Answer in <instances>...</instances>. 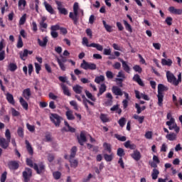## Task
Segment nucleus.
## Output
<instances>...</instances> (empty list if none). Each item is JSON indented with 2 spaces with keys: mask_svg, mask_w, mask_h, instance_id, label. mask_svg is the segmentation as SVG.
Wrapping results in <instances>:
<instances>
[{
  "mask_svg": "<svg viewBox=\"0 0 182 182\" xmlns=\"http://www.w3.org/2000/svg\"><path fill=\"white\" fill-rule=\"evenodd\" d=\"M26 163L28 167L33 168L35 171H36L37 174H42L43 170H45V165L43 164V162H40L38 164H33V161H32V159L27 158L26 159Z\"/></svg>",
  "mask_w": 182,
  "mask_h": 182,
  "instance_id": "nucleus-1",
  "label": "nucleus"
},
{
  "mask_svg": "<svg viewBox=\"0 0 182 182\" xmlns=\"http://www.w3.org/2000/svg\"><path fill=\"white\" fill-rule=\"evenodd\" d=\"M166 79L168 83H172L174 86H178L179 83H181V73L178 75V79L170 71H166Z\"/></svg>",
  "mask_w": 182,
  "mask_h": 182,
  "instance_id": "nucleus-2",
  "label": "nucleus"
},
{
  "mask_svg": "<svg viewBox=\"0 0 182 182\" xmlns=\"http://www.w3.org/2000/svg\"><path fill=\"white\" fill-rule=\"evenodd\" d=\"M168 90V87H166L163 84H159L158 85V106H163V100L164 99V94H163V92H167Z\"/></svg>",
  "mask_w": 182,
  "mask_h": 182,
  "instance_id": "nucleus-3",
  "label": "nucleus"
},
{
  "mask_svg": "<svg viewBox=\"0 0 182 182\" xmlns=\"http://www.w3.org/2000/svg\"><path fill=\"white\" fill-rule=\"evenodd\" d=\"M82 44H85L87 48H96L97 50H100V52H102V50H103V46L95 43H92L89 44V40H87V38L86 37H84L82 38Z\"/></svg>",
  "mask_w": 182,
  "mask_h": 182,
  "instance_id": "nucleus-4",
  "label": "nucleus"
},
{
  "mask_svg": "<svg viewBox=\"0 0 182 182\" xmlns=\"http://www.w3.org/2000/svg\"><path fill=\"white\" fill-rule=\"evenodd\" d=\"M80 68L84 69V70H96L97 65L93 63H89L83 60L82 63L80 64Z\"/></svg>",
  "mask_w": 182,
  "mask_h": 182,
  "instance_id": "nucleus-5",
  "label": "nucleus"
},
{
  "mask_svg": "<svg viewBox=\"0 0 182 182\" xmlns=\"http://www.w3.org/2000/svg\"><path fill=\"white\" fill-rule=\"evenodd\" d=\"M166 126H168L169 130H174V132L178 134L180 132V127L177 126L176 123V119L171 118V120L166 122Z\"/></svg>",
  "mask_w": 182,
  "mask_h": 182,
  "instance_id": "nucleus-6",
  "label": "nucleus"
},
{
  "mask_svg": "<svg viewBox=\"0 0 182 182\" xmlns=\"http://www.w3.org/2000/svg\"><path fill=\"white\" fill-rule=\"evenodd\" d=\"M50 119L51 122L55 124V126H56V127H59V126H60L62 117L59 116V114H51L50 116Z\"/></svg>",
  "mask_w": 182,
  "mask_h": 182,
  "instance_id": "nucleus-7",
  "label": "nucleus"
},
{
  "mask_svg": "<svg viewBox=\"0 0 182 182\" xmlns=\"http://www.w3.org/2000/svg\"><path fill=\"white\" fill-rule=\"evenodd\" d=\"M23 178L24 182L31 181V178H32V169L26 168L25 171H23Z\"/></svg>",
  "mask_w": 182,
  "mask_h": 182,
  "instance_id": "nucleus-8",
  "label": "nucleus"
},
{
  "mask_svg": "<svg viewBox=\"0 0 182 182\" xmlns=\"http://www.w3.org/2000/svg\"><path fill=\"white\" fill-rule=\"evenodd\" d=\"M73 12H70L69 18L73 21L74 25H77V22L79 21V18L77 17L79 11L78 10H73Z\"/></svg>",
  "mask_w": 182,
  "mask_h": 182,
  "instance_id": "nucleus-9",
  "label": "nucleus"
},
{
  "mask_svg": "<svg viewBox=\"0 0 182 182\" xmlns=\"http://www.w3.org/2000/svg\"><path fill=\"white\" fill-rule=\"evenodd\" d=\"M8 167L9 170H13L14 171L19 168V161H10L8 162Z\"/></svg>",
  "mask_w": 182,
  "mask_h": 182,
  "instance_id": "nucleus-10",
  "label": "nucleus"
},
{
  "mask_svg": "<svg viewBox=\"0 0 182 182\" xmlns=\"http://www.w3.org/2000/svg\"><path fill=\"white\" fill-rule=\"evenodd\" d=\"M57 9L61 15H68V10L65 8H63V5H62V2L56 1Z\"/></svg>",
  "mask_w": 182,
  "mask_h": 182,
  "instance_id": "nucleus-11",
  "label": "nucleus"
},
{
  "mask_svg": "<svg viewBox=\"0 0 182 182\" xmlns=\"http://www.w3.org/2000/svg\"><path fill=\"white\" fill-rule=\"evenodd\" d=\"M9 141H11V137L7 138V139L5 138H0L1 147H2V149H8V146H9Z\"/></svg>",
  "mask_w": 182,
  "mask_h": 182,
  "instance_id": "nucleus-12",
  "label": "nucleus"
},
{
  "mask_svg": "<svg viewBox=\"0 0 182 182\" xmlns=\"http://www.w3.org/2000/svg\"><path fill=\"white\" fill-rule=\"evenodd\" d=\"M64 124L65 127L62 129V132H69L70 133H75L76 132V129L70 127L67 121H65Z\"/></svg>",
  "mask_w": 182,
  "mask_h": 182,
  "instance_id": "nucleus-13",
  "label": "nucleus"
},
{
  "mask_svg": "<svg viewBox=\"0 0 182 182\" xmlns=\"http://www.w3.org/2000/svg\"><path fill=\"white\" fill-rule=\"evenodd\" d=\"M118 60H119V62L122 63V68L124 70V72H126L127 73H130V66H129V65H127V63L126 61H124V60H123L122 58H119Z\"/></svg>",
  "mask_w": 182,
  "mask_h": 182,
  "instance_id": "nucleus-14",
  "label": "nucleus"
},
{
  "mask_svg": "<svg viewBox=\"0 0 182 182\" xmlns=\"http://www.w3.org/2000/svg\"><path fill=\"white\" fill-rule=\"evenodd\" d=\"M112 90L115 96H123V91L119 87L113 86Z\"/></svg>",
  "mask_w": 182,
  "mask_h": 182,
  "instance_id": "nucleus-15",
  "label": "nucleus"
},
{
  "mask_svg": "<svg viewBox=\"0 0 182 182\" xmlns=\"http://www.w3.org/2000/svg\"><path fill=\"white\" fill-rule=\"evenodd\" d=\"M131 157H132V159L136 161H139V160L141 159V154H140V151L134 150L133 154H131Z\"/></svg>",
  "mask_w": 182,
  "mask_h": 182,
  "instance_id": "nucleus-16",
  "label": "nucleus"
},
{
  "mask_svg": "<svg viewBox=\"0 0 182 182\" xmlns=\"http://www.w3.org/2000/svg\"><path fill=\"white\" fill-rule=\"evenodd\" d=\"M132 80L134 82H136L139 86H142V87H144V82H143V80H141V78H140V75L138 74L134 75Z\"/></svg>",
  "mask_w": 182,
  "mask_h": 182,
  "instance_id": "nucleus-17",
  "label": "nucleus"
},
{
  "mask_svg": "<svg viewBox=\"0 0 182 182\" xmlns=\"http://www.w3.org/2000/svg\"><path fill=\"white\" fill-rule=\"evenodd\" d=\"M31 95L32 93L31 92L30 88H26L23 91V96L26 100H29V99H31Z\"/></svg>",
  "mask_w": 182,
  "mask_h": 182,
  "instance_id": "nucleus-18",
  "label": "nucleus"
},
{
  "mask_svg": "<svg viewBox=\"0 0 182 182\" xmlns=\"http://www.w3.org/2000/svg\"><path fill=\"white\" fill-rule=\"evenodd\" d=\"M61 88H62V90L63 91V94L65 96H68V97L72 96V94L70 93V91L69 90V88L68 87V86H66V85L61 84Z\"/></svg>",
  "mask_w": 182,
  "mask_h": 182,
  "instance_id": "nucleus-19",
  "label": "nucleus"
},
{
  "mask_svg": "<svg viewBox=\"0 0 182 182\" xmlns=\"http://www.w3.org/2000/svg\"><path fill=\"white\" fill-rule=\"evenodd\" d=\"M45 21H46V17H43L41 18V21H40V31H41V32H45V29H46V23H45Z\"/></svg>",
  "mask_w": 182,
  "mask_h": 182,
  "instance_id": "nucleus-20",
  "label": "nucleus"
},
{
  "mask_svg": "<svg viewBox=\"0 0 182 182\" xmlns=\"http://www.w3.org/2000/svg\"><path fill=\"white\" fill-rule=\"evenodd\" d=\"M65 116L68 120H75V115H73V111L68 109L67 112H65Z\"/></svg>",
  "mask_w": 182,
  "mask_h": 182,
  "instance_id": "nucleus-21",
  "label": "nucleus"
},
{
  "mask_svg": "<svg viewBox=\"0 0 182 182\" xmlns=\"http://www.w3.org/2000/svg\"><path fill=\"white\" fill-rule=\"evenodd\" d=\"M161 65H163V66H171L173 65V60L170 58H168L167 60L162 58Z\"/></svg>",
  "mask_w": 182,
  "mask_h": 182,
  "instance_id": "nucleus-22",
  "label": "nucleus"
},
{
  "mask_svg": "<svg viewBox=\"0 0 182 182\" xmlns=\"http://www.w3.org/2000/svg\"><path fill=\"white\" fill-rule=\"evenodd\" d=\"M19 102L23 109H24L25 110H28L29 105H28V102L23 99V97H20Z\"/></svg>",
  "mask_w": 182,
  "mask_h": 182,
  "instance_id": "nucleus-23",
  "label": "nucleus"
},
{
  "mask_svg": "<svg viewBox=\"0 0 182 182\" xmlns=\"http://www.w3.org/2000/svg\"><path fill=\"white\" fill-rule=\"evenodd\" d=\"M106 84H102L99 88V92L97 93V97L102 96L106 92Z\"/></svg>",
  "mask_w": 182,
  "mask_h": 182,
  "instance_id": "nucleus-24",
  "label": "nucleus"
},
{
  "mask_svg": "<svg viewBox=\"0 0 182 182\" xmlns=\"http://www.w3.org/2000/svg\"><path fill=\"white\" fill-rule=\"evenodd\" d=\"M83 90V87L79 85H76L75 86L73 87V90L76 93L77 95H80L82 93V90Z\"/></svg>",
  "mask_w": 182,
  "mask_h": 182,
  "instance_id": "nucleus-25",
  "label": "nucleus"
},
{
  "mask_svg": "<svg viewBox=\"0 0 182 182\" xmlns=\"http://www.w3.org/2000/svg\"><path fill=\"white\" fill-rule=\"evenodd\" d=\"M6 96L9 103L11 105H15V100H14V95H12V94L8 92Z\"/></svg>",
  "mask_w": 182,
  "mask_h": 182,
  "instance_id": "nucleus-26",
  "label": "nucleus"
},
{
  "mask_svg": "<svg viewBox=\"0 0 182 182\" xmlns=\"http://www.w3.org/2000/svg\"><path fill=\"white\" fill-rule=\"evenodd\" d=\"M19 55L21 60H26V58L28 56V49H24L23 52H20Z\"/></svg>",
  "mask_w": 182,
  "mask_h": 182,
  "instance_id": "nucleus-27",
  "label": "nucleus"
},
{
  "mask_svg": "<svg viewBox=\"0 0 182 182\" xmlns=\"http://www.w3.org/2000/svg\"><path fill=\"white\" fill-rule=\"evenodd\" d=\"M100 119L102 122V123H107L109 122V117H107V114H106L101 113Z\"/></svg>",
  "mask_w": 182,
  "mask_h": 182,
  "instance_id": "nucleus-28",
  "label": "nucleus"
},
{
  "mask_svg": "<svg viewBox=\"0 0 182 182\" xmlns=\"http://www.w3.org/2000/svg\"><path fill=\"white\" fill-rule=\"evenodd\" d=\"M102 23L104 25V28L107 31V32H113V27L112 26H109L106 23V21L103 20Z\"/></svg>",
  "mask_w": 182,
  "mask_h": 182,
  "instance_id": "nucleus-29",
  "label": "nucleus"
},
{
  "mask_svg": "<svg viewBox=\"0 0 182 182\" xmlns=\"http://www.w3.org/2000/svg\"><path fill=\"white\" fill-rule=\"evenodd\" d=\"M133 119L138 120L139 124H141L144 122V116L139 117L137 114H134Z\"/></svg>",
  "mask_w": 182,
  "mask_h": 182,
  "instance_id": "nucleus-30",
  "label": "nucleus"
},
{
  "mask_svg": "<svg viewBox=\"0 0 182 182\" xmlns=\"http://www.w3.org/2000/svg\"><path fill=\"white\" fill-rule=\"evenodd\" d=\"M26 144L27 151H28L29 154L32 156V154H33V149H32V146H31L29 141L26 140Z\"/></svg>",
  "mask_w": 182,
  "mask_h": 182,
  "instance_id": "nucleus-31",
  "label": "nucleus"
},
{
  "mask_svg": "<svg viewBox=\"0 0 182 182\" xmlns=\"http://www.w3.org/2000/svg\"><path fill=\"white\" fill-rule=\"evenodd\" d=\"M110 154H104V158L106 161H112L113 160V157H114V154L113 153H109Z\"/></svg>",
  "mask_w": 182,
  "mask_h": 182,
  "instance_id": "nucleus-32",
  "label": "nucleus"
},
{
  "mask_svg": "<svg viewBox=\"0 0 182 182\" xmlns=\"http://www.w3.org/2000/svg\"><path fill=\"white\" fill-rule=\"evenodd\" d=\"M70 166L73 167V168H76V167H77V165L79 164L77 160L73 159V158H70Z\"/></svg>",
  "mask_w": 182,
  "mask_h": 182,
  "instance_id": "nucleus-33",
  "label": "nucleus"
},
{
  "mask_svg": "<svg viewBox=\"0 0 182 182\" xmlns=\"http://www.w3.org/2000/svg\"><path fill=\"white\" fill-rule=\"evenodd\" d=\"M123 22L125 26V29H127L128 32H130V33H132V32H133V28H132V26L126 20H124Z\"/></svg>",
  "mask_w": 182,
  "mask_h": 182,
  "instance_id": "nucleus-34",
  "label": "nucleus"
},
{
  "mask_svg": "<svg viewBox=\"0 0 182 182\" xmlns=\"http://www.w3.org/2000/svg\"><path fill=\"white\" fill-rule=\"evenodd\" d=\"M85 93L88 99H90V100H92V102H96V97H95V96H93V95H92V93H90V92H89L88 90H85Z\"/></svg>",
  "mask_w": 182,
  "mask_h": 182,
  "instance_id": "nucleus-35",
  "label": "nucleus"
},
{
  "mask_svg": "<svg viewBox=\"0 0 182 182\" xmlns=\"http://www.w3.org/2000/svg\"><path fill=\"white\" fill-rule=\"evenodd\" d=\"M159 174H160V172L157 169L154 168L151 173L152 180H157Z\"/></svg>",
  "mask_w": 182,
  "mask_h": 182,
  "instance_id": "nucleus-36",
  "label": "nucleus"
},
{
  "mask_svg": "<svg viewBox=\"0 0 182 182\" xmlns=\"http://www.w3.org/2000/svg\"><path fill=\"white\" fill-rule=\"evenodd\" d=\"M103 147L105 151H108L109 153H112V145L110 144L105 142L103 144Z\"/></svg>",
  "mask_w": 182,
  "mask_h": 182,
  "instance_id": "nucleus-37",
  "label": "nucleus"
},
{
  "mask_svg": "<svg viewBox=\"0 0 182 182\" xmlns=\"http://www.w3.org/2000/svg\"><path fill=\"white\" fill-rule=\"evenodd\" d=\"M105 80V75H100L97 76L95 79V83H97V85H100V83H102Z\"/></svg>",
  "mask_w": 182,
  "mask_h": 182,
  "instance_id": "nucleus-38",
  "label": "nucleus"
},
{
  "mask_svg": "<svg viewBox=\"0 0 182 182\" xmlns=\"http://www.w3.org/2000/svg\"><path fill=\"white\" fill-rule=\"evenodd\" d=\"M9 69L10 72H15V70H16V69H18V65H16V64L14 63H11L9 65Z\"/></svg>",
  "mask_w": 182,
  "mask_h": 182,
  "instance_id": "nucleus-39",
  "label": "nucleus"
},
{
  "mask_svg": "<svg viewBox=\"0 0 182 182\" xmlns=\"http://www.w3.org/2000/svg\"><path fill=\"white\" fill-rule=\"evenodd\" d=\"M57 62L60 66V69H61L63 72H65V70H66V65H65V63H60L59 58H57Z\"/></svg>",
  "mask_w": 182,
  "mask_h": 182,
  "instance_id": "nucleus-40",
  "label": "nucleus"
},
{
  "mask_svg": "<svg viewBox=\"0 0 182 182\" xmlns=\"http://www.w3.org/2000/svg\"><path fill=\"white\" fill-rule=\"evenodd\" d=\"M25 22H26V14H24L19 20V25H25Z\"/></svg>",
  "mask_w": 182,
  "mask_h": 182,
  "instance_id": "nucleus-41",
  "label": "nucleus"
},
{
  "mask_svg": "<svg viewBox=\"0 0 182 182\" xmlns=\"http://www.w3.org/2000/svg\"><path fill=\"white\" fill-rule=\"evenodd\" d=\"M76 151H77V148H76V146H73L71 149V154L70 156V159H74L75 156H76Z\"/></svg>",
  "mask_w": 182,
  "mask_h": 182,
  "instance_id": "nucleus-42",
  "label": "nucleus"
},
{
  "mask_svg": "<svg viewBox=\"0 0 182 182\" xmlns=\"http://www.w3.org/2000/svg\"><path fill=\"white\" fill-rule=\"evenodd\" d=\"M16 46L18 49H21V48L23 47V41H22V37H21V36H18V40Z\"/></svg>",
  "mask_w": 182,
  "mask_h": 182,
  "instance_id": "nucleus-43",
  "label": "nucleus"
},
{
  "mask_svg": "<svg viewBox=\"0 0 182 182\" xmlns=\"http://www.w3.org/2000/svg\"><path fill=\"white\" fill-rule=\"evenodd\" d=\"M38 43L40 46H46V37H43V41L38 38Z\"/></svg>",
  "mask_w": 182,
  "mask_h": 182,
  "instance_id": "nucleus-44",
  "label": "nucleus"
},
{
  "mask_svg": "<svg viewBox=\"0 0 182 182\" xmlns=\"http://www.w3.org/2000/svg\"><path fill=\"white\" fill-rule=\"evenodd\" d=\"M118 124H119L120 127H124L126 124V118L122 117L119 121Z\"/></svg>",
  "mask_w": 182,
  "mask_h": 182,
  "instance_id": "nucleus-45",
  "label": "nucleus"
},
{
  "mask_svg": "<svg viewBox=\"0 0 182 182\" xmlns=\"http://www.w3.org/2000/svg\"><path fill=\"white\" fill-rule=\"evenodd\" d=\"M46 11L51 14H55V10H53V8H52V6H50L49 4H46Z\"/></svg>",
  "mask_w": 182,
  "mask_h": 182,
  "instance_id": "nucleus-46",
  "label": "nucleus"
},
{
  "mask_svg": "<svg viewBox=\"0 0 182 182\" xmlns=\"http://www.w3.org/2000/svg\"><path fill=\"white\" fill-rule=\"evenodd\" d=\"M115 82L119 87H123V79L122 78H116Z\"/></svg>",
  "mask_w": 182,
  "mask_h": 182,
  "instance_id": "nucleus-47",
  "label": "nucleus"
},
{
  "mask_svg": "<svg viewBox=\"0 0 182 182\" xmlns=\"http://www.w3.org/2000/svg\"><path fill=\"white\" fill-rule=\"evenodd\" d=\"M106 97L108 99H110L107 102H105V105H112V99H113V96L112 95V93L108 92L106 95Z\"/></svg>",
  "mask_w": 182,
  "mask_h": 182,
  "instance_id": "nucleus-48",
  "label": "nucleus"
},
{
  "mask_svg": "<svg viewBox=\"0 0 182 182\" xmlns=\"http://www.w3.org/2000/svg\"><path fill=\"white\" fill-rule=\"evenodd\" d=\"M117 154L119 157H123V156H124V150L122 148H119L117 149Z\"/></svg>",
  "mask_w": 182,
  "mask_h": 182,
  "instance_id": "nucleus-49",
  "label": "nucleus"
},
{
  "mask_svg": "<svg viewBox=\"0 0 182 182\" xmlns=\"http://www.w3.org/2000/svg\"><path fill=\"white\" fill-rule=\"evenodd\" d=\"M34 65L36 68V73H37V75H39V72H41L42 67L38 63H35Z\"/></svg>",
  "mask_w": 182,
  "mask_h": 182,
  "instance_id": "nucleus-50",
  "label": "nucleus"
},
{
  "mask_svg": "<svg viewBox=\"0 0 182 182\" xmlns=\"http://www.w3.org/2000/svg\"><path fill=\"white\" fill-rule=\"evenodd\" d=\"M70 106H73L75 110H79V107H77V102L75 100H72L70 102Z\"/></svg>",
  "mask_w": 182,
  "mask_h": 182,
  "instance_id": "nucleus-51",
  "label": "nucleus"
},
{
  "mask_svg": "<svg viewBox=\"0 0 182 182\" xmlns=\"http://www.w3.org/2000/svg\"><path fill=\"white\" fill-rule=\"evenodd\" d=\"M133 69L135 72H138V73H141L143 72V69L140 67V65H134Z\"/></svg>",
  "mask_w": 182,
  "mask_h": 182,
  "instance_id": "nucleus-52",
  "label": "nucleus"
},
{
  "mask_svg": "<svg viewBox=\"0 0 182 182\" xmlns=\"http://www.w3.org/2000/svg\"><path fill=\"white\" fill-rule=\"evenodd\" d=\"M17 134L19 137H23V128L20 127L17 129Z\"/></svg>",
  "mask_w": 182,
  "mask_h": 182,
  "instance_id": "nucleus-53",
  "label": "nucleus"
},
{
  "mask_svg": "<svg viewBox=\"0 0 182 182\" xmlns=\"http://www.w3.org/2000/svg\"><path fill=\"white\" fill-rule=\"evenodd\" d=\"M31 29L34 32H38V25L36 24V22L33 21L31 25Z\"/></svg>",
  "mask_w": 182,
  "mask_h": 182,
  "instance_id": "nucleus-54",
  "label": "nucleus"
},
{
  "mask_svg": "<svg viewBox=\"0 0 182 182\" xmlns=\"http://www.w3.org/2000/svg\"><path fill=\"white\" fill-rule=\"evenodd\" d=\"M26 128L31 133H33V132H35V127L33 125H31L29 123L26 124Z\"/></svg>",
  "mask_w": 182,
  "mask_h": 182,
  "instance_id": "nucleus-55",
  "label": "nucleus"
},
{
  "mask_svg": "<svg viewBox=\"0 0 182 182\" xmlns=\"http://www.w3.org/2000/svg\"><path fill=\"white\" fill-rule=\"evenodd\" d=\"M165 22L168 26H171V25H173V18L167 17L165 20Z\"/></svg>",
  "mask_w": 182,
  "mask_h": 182,
  "instance_id": "nucleus-56",
  "label": "nucleus"
},
{
  "mask_svg": "<svg viewBox=\"0 0 182 182\" xmlns=\"http://www.w3.org/2000/svg\"><path fill=\"white\" fill-rule=\"evenodd\" d=\"M53 176L55 180H59L60 178V176H62V173L59 171L53 172Z\"/></svg>",
  "mask_w": 182,
  "mask_h": 182,
  "instance_id": "nucleus-57",
  "label": "nucleus"
},
{
  "mask_svg": "<svg viewBox=\"0 0 182 182\" xmlns=\"http://www.w3.org/2000/svg\"><path fill=\"white\" fill-rule=\"evenodd\" d=\"M50 29H51V31H53V32H56V31H60V26H59L58 24L52 26L50 27Z\"/></svg>",
  "mask_w": 182,
  "mask_h": 182,
  "instance_id": "nucleus-58",
  "label": "nucleus"
},
{
  "mask_svg": "<svg viewBox=\"0 0 182 182\" xmlns=\"http://www.w3.org/2000/svg\"><path fill=\"white\" fill-rule=\"evenodd\" d=\"M78 139V143L81 145L83 146V144H85V143H86V137H79L77 138Z\"/></svg>",
  "mask_w": 182,
  "mask_h": 182,
  "instance_id": "nucleus-59",
  "label": "nucleus"
},
{
  "mask_svg": "<svg viewBox=\"0 0 182 182\" xmlns=\"http://www.w3.org/2000/svg\"><path fill=\"white\" fill-rule=\"evenodd\" d=\"M135 93V97H136V99H140L141 97L143 98V96H144L145 94L141 93L139 90H135L134 91Z\"/></svg>",
  "mask_w": 182,
  "mask_h": 182,
  "instance_id": "nucleus-60",
  "label": "nucleus"
},
{
  "mask_svg": "<svg viewBox=\"0 0 182 182\" xmlns=\"http://www.w3.org/2000/svg\"><path fill=\"white\" fill-rule=\"evenodd\" d=\"M11 114L14 117H16L19 116V114H21V113H19V112H18L16 109H15V108H11Z\"/></svg>",
  "mask_w": 182,
  "mask_h": 182,
  "instance_id": "nucleus-61",
  "label": "nucleus"
},
{
  "mask_svg": "<svg viewBox=\"0 0 182 182\" xmlns=\"http://www.w3.org/2000/svg\"><path fill=\"white\" fill-rule=\"evenodd\" d=\"M48 97L49 99H51V100H58V96L53 94V92H50L48 94Z\"/></svg>",
  "mask_w": 182,
  "mask_h": 182,
  "instance_id": "nucleus-62",
  "label": "nucleus"
},
{
  "mask_svg": "<svg viewBox=\"0 0 182 182\" xmlns=\"http://www.w3.org/2000/svg\"><path fill=\"white\" fill-rule=\"evenodd\" d=\"M6 171L4 172L2 174H1V178H0V181L1 182H5L6 181Z\"/></svg>",
  "mask_w": 182,
  "mask_h": 182,
  "instance_id": "nucleus-63",
  "label": "nucleus"
},
{
  "mask_svg": "<svg viewBox=\"0 0 182 182\" xmlns=\"http://www.w3.org/2000/svg\"><path fill=\"white\" fill-rule=\"evenodd\" d=\"M106 76L107 77V79H113L114 75H113V73H112V71H107L106 72Z\"/></svg>",
  "mask_w": 182,
  "mask_h": 182,
  "instance_id": "nucleus-64",
  "label": "nucleus"
}]
</instances>
